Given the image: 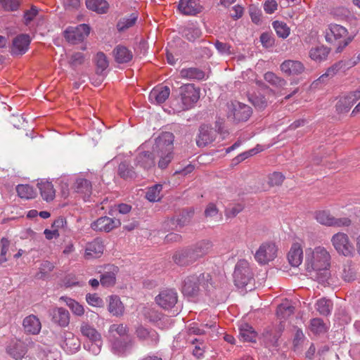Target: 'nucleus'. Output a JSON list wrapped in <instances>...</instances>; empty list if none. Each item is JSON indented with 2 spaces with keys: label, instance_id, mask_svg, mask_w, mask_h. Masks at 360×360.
<instances>
[{
  "label": "nucleus",
  "instance_id": "obj_1",
  "mask_svg": "<svg viewBox=\"0 0 360 360\" xmlns=\"http://www.w3.org/2000/svg\"><path fill=\"white\" fill-rule=\"evenodd\" d=\"M174 139L172 133L166 131L155 139L153 150L160 153L158 167L160 169H165L173 159Z\"/></svg>",
  "mask_w": 360,
  "mask_h": 360
},
{
  "label": "nucleus",
  "instance_id": "obj_2",
  "mask_svg": "<svg viewBox=\"0 0 360 360\" xmlns=\"http://www.w3.org/2000/svg\"><path fill=\"white\" fill-rule=\"evenodd\" d=\"M330 255L328 250L321 246L306 250V270L330 267Z\"/></svg>",
  "mask_w": 360,
  "mask_h": 360
},
{
  "label": "nucleus",
  "instance_id": "obj_3",
  "mask_svg": "<svg viewBox=\"0 0 360 360\" xmlns=\"http://www.w3.org/2000/svg\"><path fill=\"white\" fill-rule=\"evenodd\" d=\"M326 40L337 44L336 52L340 53L352 41L347 30L338 24H330L326 31Z\"/></svg>",
  "mask_w": 360,
  "mask_h": 360
},
{
  "label": "nucleus",
  "instance_id": "obj_4",
  "mask_svg": "<svg viewBox=\"0 0 360 360\" xmlns=\"http://www.w3.org/2000/svg\"><path fill=\"white\" fill-rule=\"evenodd\" d=\"M235 285L239 288H243L251 284L253 281V274L248 262L245 259L239 260L235 266L233 272Z\"/></svg>",
  "mask_w": 360,
  "mask_h": 360
},
{
  "label": "nucleus",
  "instance_id": "obj_5",
  "mask_svg": "<svg viewBox=\"0 0 360 360\" xmlns=\"http://www.w3.org/2000/svg\"><path fill=\"white\" fill-rule=\"evenodd\" d=\"M210 280L211 276L209 274L188 276L184 281L182 292L187 296H195L199 291L200 285H205Z\"/></svg>",
  "mask_w": 360,
  "mask_h": 360
},
{
  "label": "nucleus",
  "instance_id": "obj_6",
  "mask_svg": "<svg viewBox=\"0 0 360 360\" xmlns=\"http://www.w3.org/2000/svg\"><path fill=\"white\" fill-rule=\"evenodd\" d=\"M179 96L182 103V109L192 108L200 98V89L193 84H187L180 87Z\"/></svg>",
  "mask_w": 360,
  "mask_h": 360
},
{
  "label": "nucleus",
  "instance_id": "obj_7",
  "mask_svg": "<svg viewBox=\"0 0 360 360\" xmlns=\"http://www.w3.org/2000/svg\"><path fill=\"white\" fill-rule=\"evenodd\" d=\"M331 243L335 250L345 257L352 255L354 248L346 233L338 232L331 238Z\"/></svg>",
  "mask_w": 360,
  "mask_h": 360
},
{
  "label": "nucleus",
  "instance_id": "obj_8",
  "mask_svg": "<svg viewBox=\"0 0 360 360\" xmlns=\"http://www.w3.org/2000/svg\"><path fill=\"white\" fill-rule=\"evenodd\" d=\"M316 219L321 224L328 226H349L351 224V220L349 218H335L328 212L322 210L316 213Z\"/></svg>",
  "mask_w": 360,
  "mask_h": 360
},
{
  "label": "nucleus",
  "instance_id": "obj_9",
  "mask_svg": "<svg viewBox=\"0 0 360 360\" xmlns=\"http://www.w3.org/2000/svg\"><path fill=\"white\" fill-rule=\"evenodd\" d=\"M90 33V27L86 24H81L76 27H70L65 31V38L72 44L82 41Z\"/></svg>",
  "mask_w": 360,
  "mask_h": 360
},
{
  "label": "nucleus",
  "instance_id": "obj_10",
  "mask_svg": "<svg viewBox=\"0 0 360 360\" xmlns=\"http://www.w3.org/2000/svg\"><path fill=\"white\" fill-rule=\"evenodd\" d=\"M252 114L250 106L241 103H232L229 105L228 117L236 122L247 121Z\"/></svg>",
  "mask_w": 360,
  "mask_h": 360
},
{
  "label": "nucleus",
  "instance_id": "obj_11",
  "mask_svg": "<svg viewBox=\"0 0 360 360\" xmlns=\"http://www.w3.org/2000/svg\"><path fill=\"white\" fill-rule=\"evenodd\" d=\"M277 248L274 243H262L257 250L255 258L261 264H266L276 257Z\"/></svg>",
  "mask_w": 360,
  "mask_h": 360
},
{
  "label": "nucleus",
  "instance_id": "obj_12",
  "mask_svg": "<svg viewBox=\"0 0 360 360\" xmlns=\"http://www.w3.org/2000/svg\"><path fill=\"white\" fill-rule=\"evenodd\" d=\"M194 255L190 245L176 251L173 255L172 259L178 266H187L197 262Z\"/></svg>",
  "mask_w": 360,
  "mask_h": 360
},
{
  "label": "nucleus",
  "instance_id": "obj_13",
  "mask_svg": "<svg viewBox=\"0 0 360 360\" xmlns=\"http://www.w3.org/2000/svg\"><path fill=\"white\" fill-rule=\"evenodd\" d=\"M177 293L172 289L162 290L155 297L157 304L165 309H169L174 307L177 302Z\"/></svg>",
  "mask_w": 360,
  "mask_h": 360
},
{
  "label": "nucleus",
  "instance_id": "obj_14",
  "mask_svg": "<svg viewBox=\"0 0 360 360\" xmlns=\"http://www.w3.org/2000/svg\"><path fill=\"white\" fill-rule=\"evenodd\" d=\"M120 219H112L108 217H102L94 221L91 226L96 231L110 232L113 229L120 226Z\"/></svg>",
  "mask_w": 360,
  "mask_h": 360
},
{
  "label": "nucleus",
  "instance_id": "obj_15",
  "mask_svg": "<svg viewBox=\"0 0 360 360\" xmlns=\"http://www.w3.org/2000/svg\"><path fill=\"white\" fill-rule=\"evenodd\" d=\"M51 321L61 327L65 328L70 323V315L69 311L63 307H55L49 311Z\"/></svg>",
  "mask_w": 360,
  "mask_h": 360
},
{
  "label": "nucleus",
  "instance_id": "obj_16",
  "mask_svg": "<svg viewBox=\"0 0 360 360\" xmlns=\"http://www.w3.org/2000/svg\"><path fill=\"white\" fill-rule=\"evenodd\" d=\"M178 10L184 15H195L202 10L200 0H180Z\"/></svg>",
  "mask_w": 360,
  "mask_h": 360
},
{
  "label": "nucleus",
  "instance_id": "obj_17",
  "mask_svg": "<svg viewBox=\"0 0 360 360\" xmlns=\"http://www.w3.org/2000/svg\"><path fill=\"white\" fill-rule=\"evenodd\" d=\"M217 131L208 125H201L199 128V134L196 139V143L199 147H205L211 143L216 137Z\"/></svg>",
  "mask_w": 360,
  "mask_h": 360
},
{
  "label": "nucleus",
  "instance_id": "obj_18",
  "mask_svg": "<svg viewBox=\"0 0 360 360\" xmlns=\"http://www.w3.org/2000/svg\"><path fill=\"white\" fill-rule=\"evenodd\" d=\"M27 352V345L20 340L11 341L6 347L7 354L15 360L22 359Z\"/></svg>",
  "mask_w": 360,
  "mask_h": 360
},
{
  "label": "nucleus",
  "instance_id": "obj_19",
  "mask_svg": "<svg viewBox=\"0 0 360 360\" xmlns=\"http://www.w3.org/2000/svg\"><path fill=\"white\" fill-rule=\"evenodd\" d=\"M169 94L170 89L168 86H156L150 92L148 98L153 104H161L169 98Z\"/></svg>",
  "mask_w": 360,
  "mask_h": 360
},
{
  "label": "nucleus",
  "instance_id": "obj_20",
  "mask_svg": "<svg viewBox=\"0 0 360 360\" xmlns=\"http://www.w3.org/2000/svg\"><path fill=\"white\" fill-rule=\"evenodd\" d=\"M104 250V245L101 240L98 238L94 239L93 241L88 243L85 249V258L87 259L100 257Z\"/></svg>",
  "mask_w": 360,
  "mask_h": 360
},
{
  "label": "nucleus",
  "instance_id": "obj_21",
  "mask_svg": "<svg viewBox=\"0 0 360 360\" xmlns=\"http://www.w3.org/2000/svg\"><path fill=\"white\" fill-rule=\"evenodd\" d=\"M281 70L287 75H298L304 71V66L300 61L286 60L281 63Z\"/></svg>",
  "mask_w": 360,
  "mask_h": 360
},
{
  "label": "nucleus",
  "instance_id": "obj_22",
  "mask_svg": "<svg viewBox=\"0 0 360 360\" xmlns=\"http://www.w3.org/2000/svg\"><path fill=\"white\" fill-rule=\"evenodd\" d=\"M197 261L208 255L212 249L213 244L209 240H202L191 245Z\"/></svg>",
  "mask_w": 360,
  "mask_h": 360
},
{
  "label": "nucleus",
  "instance_id": "obj_23",
  "mask_svg": "<svg viewBox=\"0 0 360 360\" xmlns=\"http://www.w3.org/2000/svg\"><path fill=\"white\" fill-rule=\"evenodd\" d=\"M30 38L27 34H20L13 41L12 52L14 54L22 55L28 49Z\"/></svg>",
  "mask_w": 360,
  "mask_h": 360
},
{
  "label": "nucleus",
  "instance_id": "obj_24",
  "mask_svg": "<svg viewBox=\"0 0 360 360\" xmlns=\"http://www.w3.org/2000/svg\"><path fill=\"white\" fill-rule=\"evenodd\" d=\"M61 347L64 349L70 352H75L79 348V341L72 333L63 331Z\"/></svg>",
  "mask_w": 360,
  "mask_h": 360
},
{
  "label": "nucleus",
  "instance_id": "obj_25",
  "mask_svg": "<svg viewBox=\"0 0 360 360\" xmlns=\"http://www.w3.org/2000/svg\"><path fill=\"white\" fill-rule=\"evenodd\" d=\"M193 214V211L184 210L179 216L172 218L169 220L167 222V226H169L171 229H178V228L181 229L188 224Z\"/></svg>",
  "mask_w": 360,
  "mask_h": 360
},
{
  "label": "nucleus",
  "instance_id": "obj_26",
  "mask_svg": "<svg viewBox=\"0 0 360 360\" xmlns=\"http://www.w3.org/2000/svg\"><path fill=\"white\" fill-rule=\"evenodd\" d=\"M22 326L26 333L37 335L41 328L39 319L34 315H30L23 320Z\"/></svg>",
  "mask_w": 360,
  "mask_h": 360
},
{
  "label": "nucleus",
  "instance_id": "obj_27",
  "mask_svg": "<svg viewBox=\"0 0 360 360\" xmlns=\"http://www.w3.org/2000/svg\"><path fill=\"white\" fill-rule=\"evenodd\" d=\"M154 159L153 153L143 151L136 155L134 162L136 166L148 170L155 166Z\"/></svg>",
  "mask_w": 360,
  "mask_h": 360
},
{
  "label": "nucleus",
  "instance_id": "obj_28",
  "mask_svg": "<svg viewBox=\"0 0 360 360\" xmlns=\"http://www.w3.org/2000/svg\"><path fill=\"white\" fill-rule=\"evenodd\" d=\"M106 268L108 271L101 275L100 282L103 287H111L115 284L118 269L113 265H109Z\"/></svg>",
  "mask_w": 360,
  "mask_h": 360
},
{
  "label": "nucleus",
  "instance_id": "obj_29",
  "mask_svg": "<svg viewBox=\"0 0 360 360\" xmlns=\"http://www.w3.org/2000/svg\"><path fill=\"white\" fill-rule=\"evenodd\" d=\"M303 251L301 245L296 243H293L288 255L289 263L292 266H298L302 262Z\"/></svg>",
  "mask_w": 360,
  "mask_h": 360
},
{
  "label": "nucleus",
  "instance_id": "obj_30",
  "mask_svg": "<svg viewBox=\"0 0 360 360\" xmlns=\"http://www.w3.org/2000/svg\"><path fill=\"white\" fill-rule=\"evenodd\" d=\"M115 60L118 63H127L133 58L132 52L124 46H117L113 50Z\"/></svg>",
  "mask_w": 360,
  "mask_h": 360
},
{
  "label": "nucleus",
  "instance_id": "obj_31",
  "mask_svg": "<svg viewBox=\"0 0 360 360\" xmlns=\"http://www.w3.org/2000/svg\"><path fill=\"white\" fill-rule=\"evenodd\" d=\"M117 174L124 180H132L137 177L134 167L126 161L122 162L118 165Z\"/></svg>",
  "mask_w": 360,
  "mask_h": 360
},
{
  "label": "nucleus",
  "instance_id": "obj_32",
  "mask_svg": "<svg viewBox=\"0 0 360 360\" xmlns=\"http://www.w3.org/2000/svg\"><path fill=\"white\" fill-rule=\"evenodd\" d=\"M37 186L44 200L47 202L53 200L55 198L56 191L51 182L41 181L37 184Z\"/></svg>",
  "mask_w": 360,
  "mask_h": 360
},
{
  "label": "nucleus",
  "instance_id": "obj_33",
  "mask_svg": "<svg viewBox=\"0 0 360 360\" xmlns=\"http://www.w3.org/2000/svg\"><path fill=\"white\" fill-rule=\"evenodd\" d=\"M328 268L329 267H323L307 271L309 273L311 278L317 281L319 283L325 285L326 283H328V281L330 278V274Z\"/></svg>",
  "mask_w": 360,
  "mask_h": 360
},
{
  "label": "nucleus",
  "instance_id": "obj_34",
  "mask_svg": "<svg viewBox=\"0 0 360 360\" xmlns=\"http://www.w3.org/2000/svg\"><path fill=\"white\" fill-rule=\"evenodd\" d=\"M75 191L84 195V200L89 198L91 193L92 186L91 182L85 179H77L75 185Z\"/></svg>",
  "mask_w": 360,
  "mask_h": 360
},
{
  "label": "nucleus",
  "instance_id": "obj_35",
  "mask_svg": "<svg viewBox=\"0 0 360 360\" xmlns=\"http://www.w3.org/2000/svg\"><path fill=\"white\" fill-rule=\"evenodd\" d=\"M112 349L115 353L120 354L124 353L128 348L131 342L129 337L117 338L112 337Z\"/></svg>",
  "mask_w": 360,
  "mask_h": 360
},
{
  "label": "nucleus",
  "instance_id": "obj_36",
  "mask_svg": "<svg viewBox=\"0 0 360 360\" xmlns=\"http://www.w3.org/2000/svg\"><path fill=\"white\" fill-rule=\"evenodd\" d=\"M82 335L88 338L89 341H98L101 338V334L95 328L86 322H82L80 326Z\"/></svg>",
  "mask_w": 360,
  "mask_h": 360
},
{
  "label": "nucleus",
  "instance_id": "obj_37",
  "mask_svg": "<svg viewBox=\"0 0 360 360\" xmlns=\"http://www.w3.org/2000/svg\"><path fill=\"white\" fill-rule=\"evenodd\" d=\"M108 311L116 316L123 314L124 307L118 296L111 295L109 297Z\"/></svg>",
  "mask_w": 360,
  "mask_h": 360
},
{
  "label": "nucleus",
  "instance_id": "obj_38",
  "mask_svg": "<svg viewBox=\"0 0 360 360\" xmlns=\"http://www.w3.org/2000/svg\"><path fill=\"white\" fill-rule=\"evenodd\" d=\"M86 6L88 9L100 14L106 13L109 8L105 0H86Z\"/></svg>",
  "mask_w": 360,
  "mask_h": 360
},
{
  "label": "nucleus",
  "instance_id": "obj_39",
  "mask_svg": "<svg viewBox=\"0 0 360 360\" xmlns=\"http://www.w3.org/2000/svg\"><path fill=\"white\" fill-rule=\"evenodd\" d=\"M181 78L188 79L202 80L205 78V72L196 68H184L180 71Z\"/></svg>",
  "mask_w": 360,
  "mask_h": 360
},
{
  "label": "nucleus",
  "instance_id": "obj_40",
  "mask_svg": "<svg viewBox=\"0 0 360 360\" xmlns=\"http://www.w3.org/2000/svg\"><path fill=\"white\" fill-rule=\"evenodd\" d=\"M204 328H207L212 329L214 330H218L217 326L216 323H212L211 324H202L200 326H198L196 323H192L189 326L188 328V335H201L205 334V331L204 330ZM220 333L219 331H216V336L218 335V334Z\"/></svg>",
  "mask_w": 360,
  "mask_h": 360
},
{
  "label": "nucleus",
  "instance_id": "obj_41",
  "mask_svg": "<svg viewBox=\"0 0 360 360\" xmlns=\"http://www.w3.org/2000/svg\"><path fill=\"white\" fill-rule=\"evenodd\" d=\"M137 337L141 340H148L152 343H156L158 341V334L154 330H148L143 327H139L136 330Z\"/></svg>",
  "mask_w": 360,
  "mask_h": 360
},
{
  "label": "nucleus",
  "instance_id": "obj_42",
  "mask_svg": "<svg viewBox=\"0 0 360 360\" xmlns=\"http://www.w3.org/2000/svg\"><path fill=\"white\" fill-rule=\"evenodd\" d=\"M295 307L288 302L281 303L277 308V316L280 319H286L294 313Z\"/></svg>",
  "mask_w": 360,
  "mask_h": 360
},
{
  "label": "nucleus",
  "instance_id": "obj_43",
  "mask_svg": "<svg viewBox=\"0 0 360 360\" xmlns=\"http://www.w3.org/2000/svg\"><path fill=\"white\" fill-rule=\"evenodd\" d=\"M264 77L268 83L278 89L283 88L287 84V82L284 79L278 77L272 72H266Z\"/></svg>",
  "mask_w": 360,
  "mask_h": 360
},
{
  "label": "nucleus",
  "instance_id": "obj_44",
  "mask_svg": "<svg viewBox=\"0 0 360 360\" xmlns=\"http://www.w3.org/2000/svg\"><path fill=\"white\" fill-rule=\"evenodd\" d=\"M137 18L138 15L133 13L128 17L121 18L117 24V30L122 32L132 27L136 23Z\"/></svg>",
  "mask_w": 360,
  "mask_h": 360
},
{
  "label": "nucleus",
  "instance_id": "obj_45",
  "mask_svg": "<svg viewBox=\"0 0 360 360\" xmlns=\"http://www.w3.org/2000/svg\"><path fill=\"white\" fill-rule=\"evenodd\" d=\"M240 336L244 341L253 342L256 338V333L253 330L252 327L250 325L245 323L242 324L239 328Z\"/></svg>",
  "mask_w": 360,
  "mask_h": 360
},
{
  "label": "nucleus",
  "instance_id": "obj_46",
  "mask_svg": "<svg viewBox=\"0 0 360 360\" xmlns=\"http://www.w3.org/2000/svg\"><path fill=\"white\" fill-rule=\"evenodd\" d=\"M18 195L21 198L32 199L36 193L32 186L27 184H20L16 187Z\"/></svg>",
  "mask_w": 360,
  "mask_h": 360
},
{
  "label": "nucleus",
  "instance_id": "obj_47",
  "mask_svg": "<svg viewBox=\"0 0 360 360\" xmlns=\"http://www.w3.org/2000/svg\"><path fill=\"white\" fill-rule=\"evenodd\" d=\"M329 53V50L324 46L313 48L309 51L310 58L316 61H321L325 59Z\"/></svg>",
  "mask_w": 360,
  "mask_h": 360
},
{
  "label": "nucleus",
  "instance_id": "obj_48",
  "mask_svg": "<svg viewBox=\"0 0 360 360\" xmlns=\"http://www.w3.org/2000/svg\"><path fill=\"white\" fill-rule=\"evenodd\" d=\"M162 189V184H155L150 187L146 193V198L150 202H157L161 199L160 192Z\"/></svg>",
  "mask_w": 360,
  "mask_h": 360
},
{
  "label": "nucleus",
  "instance_id": "obj_49",
  "mask_svg": "<svg viewBox=\"0 0 360 360\" xmlns=\"http://www.w3.org/2000/svg\"><path fill=\"white\" fill-rule=\"evenodd\" d=\"M316 305L317 311L323 316L329 315L333 309L332 302L325 298L318 300Z\"/></svg>",
  "mask_w": 360,
  "mask_h": 360
},
{
  "label": "nucleus",
  "instance_id": "obj_50",
  "mask_svg": "<svg viewBox=\"0 0 360 360\" xmlns=\"http://www.w3.org/2000/svg\"><path fill=\"white\" fill-rule=\"evenodd\" d=\"M60 300H63L66 304L72 310V313L77 316H82L84 314V309L82 305L79 304L75 300L66 297H61Z\"/></svg>",
  "mask_w": 360,
  "mask_h": 360
},
{
  "label": "nucleus",
  "instance_id": "obj_51",
  "mask_svg": "<svg viewBox=\"0 0 360 360\" xmlns=\"http://www.w3.org/2000/svg\"><path fill=\"white\" fill-rule=\"evenodd\" d=\"M354 103L347 96H344L340 98L335 105L336 110L338 113L347 112Z\"/></svg>",
  "mask_w": 360,
  "mask_h": 360
},
{
  "label": "nucleus",
  "instance_id": "obj_52",
  "mask_svg": "<svg viewBox=\"0 0 360 360\" xmlns=\"http://www.w3.org/2000/svg\"><path fill=\"white\" fill-rule=\"evenodd\" d=\"M95 62L97 74H101L108 67L107 57L103 53L100 52L96 54Z\"/></svg>",
  "mask_w": 360,
  "mask_h": 360
},
{
  "label": "nucleus",
  "instance_id": "obj_53",
  "mask_svg": "<svg viewBox=\"0 0 360 360\" xmlns=\"http://www.w3.org/2000/svg\"><path fill=\"white\" fill-rule=\"evenodd\" d=\"M273 27L279 37L285 39L290 34V28L283 22L275 21L273 22Z\"/></svg>",
  "mask_w": 360,
  "mask_h": 360
},
{
  "label": "nucleus",
  "instance_id": "obj_54",
  "mask_svg": "<svg viewBox=\"0 0 360 360\" xmlns=\"http://www.w3.org/2000/svg\"><path fill=\"white\" fill-rule=\"evenodd\" d=\"M109 333L112 337H117L116 335H118L117 338H125L129 337L127 335V328L123 324H112L110 326Z\"/></svg>",
  "mask_w": 360,
  "mask_h": 360
},
{
  "label": "nucleus",
  "instance_id": "obj_55",
  "mask_svg": "<svg viewBox=\"0 0 360 360\" xmlns=\"http://www.w3.org/2000/svg\"><path fill=\"white\" fill-rule=\"evenodd\" d=\"M182 34L189 41H194L201 35L199 28L195 27H187L183 29Z\"/></svg>",
  "mask_w": 360,
  "mask_h": 360
},
{
  "label": "nucleus",
  "instance_id": "obj_56",
  "mask_svg": "<svg viewBox=\"0 0 360 360\" xmlns=\"http://www.w3.org/2000/svg\"><path fill=\"white\" fill-rule=\"evenodd\" d=\"M250 101L252 105L259 110L264 109L268 103L266 98L262 94L252 96L251 98H250Z\"/></svg>",
  "mask_w": 360,
  "mask_h": 360
},
{
  "label": "nucleus",
  "instance_id": "obj_57",
  "mask_svg": "<svg viewBox=\"0 0 360 360\" xmlns=\"http://www.w3.org/2000/svg\"><path fill=\"white\" fill-rule=\"evenodd\" d=\"M214 46L220 54L229 56L234 53L233 47L229 44L217 40Z\"/></svg>",
  "mask_w": 360,
  "mask_h": 360
},
{
  "label": "nucleus",
  "instance_id": "obj_58",
  "mask_svg": "<svg viewBox=\"0 0 360 360\" xmlns=\"http://www.w3.org/2000/svg\"><path fill=\"white\" fill-rule=\"evenodd\" d=\"M311 330L316 334L323 333L326 330L325 324L322 319L315 318L311 320Z\"/></svg>",
  "mask_w": 360,
  "mask_h": 360
},
{
  "label": "nucleus",
  "instance_id": "obj_59",
  "mask_svg": "<svg viewBox=\"0 0 360 360\" xmlns=\"http://www.w3.org/2000/svg\"><path fill=\"white\" fill-rule=\"evenodd\" d=\"M102 342V338L98 341H89L84 345V347L93 354L97 355L101 352Z\"/></svg>",
  "mask_w": 360,
  "mask_h": 360
},
{
  "label": "nucleus",
  "instance_id": "obj_60",
  "mask_svg": "<svg viewBox=\"0 0 360 360\" xmlns=\"http://www.w3.org/2000/svg\"><path fill=\"white\" fill-rule=\"evenodd\" d=\"M342 67V61H340L335 64H334L333 66L329 68L326 73L322 75L319 79L318 81L323 82L325 81V79L329 77L334 76L336 72Z\"/></svg>",
  "mask_w": 360,
  "mask_h": 360
},
{
  "label": "nucleus",
  "instance_id": "obj_61",
  "mask_svg": "<svg viewBox=\"0 0 360 360\" xmlns=\"http://www.w3.org/2000/svg\"><path fill=\"white\" fill-rule=\"evenodd\" d=\"M3 8L6 11H14L18 9L19 0H0Z\"/></svg>",
  "mask_w": 360,
  "mask_h": 360
},
{
  "label": "nucleus",
  "instance_id": "obj_62",
  "mask_svg": "<svg viewBox=\"0 0 360 360\" xmlns=\"http://www.w3.org/2000/svg\"><path fill=\"white\" fill-rule=\"evenodd\" d=\"M332 14L337 20H347L350 16V11L344 7H340L334 9Z\"/></svg>",
  "mask_w": 360,
  "mask_h": 360
},
{
  "label": "nucleus",
  "instance_id": "obj_63",
  "mask_svg": "<svg viewBox=\"0 0 360 360\" xmlns=\"http://www.w3.org/2000/svg\"><path fill=\"white\" fill-rule=\"evenodd\" d=\"M84 61V56L82 53L77 52L73 53L69 60V64L72 68H77L82 65Z\"/></svg>",
  "mask_w": 360,
  "mask_h": 360
},
{
  "label": "nucleus",
  "instance_id": "obj_64",
  "mask_svg": "<svg viewBox=\"0 0 360 360\" xmlns=\"http://www.w3.org/2000/svg\"><path fill=\"white\" fill-rule=\"evenodd\" d=\"M285 176L280 172H274L269 176V184L271 186H280L282 184Z\"/></svg>",
  "mask_w": 360,
  "mask_h": 360
}]
</instances>
